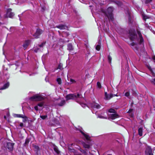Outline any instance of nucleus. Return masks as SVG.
I'll return each mask as SVG.
<instances>
[{"instance_id": "1", "label": "nucleus", "mask_w": 155, "mask_h": 155, "mask_svg": "<svg viewBox=\"0 0 155 155\" xmlns=\"http://www.w3.org/2000/svg\"><path fill=\"white\" fill-rule=\"evenodd\" d=\"M129 38L131 41H134L137 39V35L134 29H130L129 31Z\"/></svg>"}, {"instance_id": "2", "label": "nucleus", "mask_w": 155, "mask_h": 155, "mask_svg": "<svg viewBox=\"0 0 155 155\" xmlns=\"http://www.w3.org/2000/svg\"><path fill=\"white\" fill-rule=\"evenodd\" d=\"M113 8L111 7H109L105 13V15L107 16L109 20L112 21L113 16L112 14Z\"/></svg>"}, {"instance_id": "3", "label": "nucleus", "mask_w": 155, "mask_h": 155, "mask_svg": "<svg viewBox=\"0 0 155 155\" xmlns=\"http://www.w3.org/2000/svg\"><path fill=\"white\" fill-rule=\"evenodd\" d=\"M107 114L108 116V119L110 120H114L116 118V114L115 110L112 109H110Z\"/></svg>"}, {"instance_id": "4", "label": "nucleus", "mask_w": 155, "mask_h": 155, "mask_svg": "<svg viewBox=\"0 0 155 155\" xmlns=\"http://www.w3.org/2000/svg\"><path fill=\"white\" fill-rule=\"evenodd\" d=\"M81 95L79 94L77 95L75 94H69L68 95L66 96V99L67 100L70 99H75L78 97H81Z\"/></svg>"}, {"instance_id": "5", "label": "nucleus", "mask_w": 155, "mask_h": 155, "mask_svg": "<svg viewBox=\"0 0 155 155\" xmlns=\"http://www.w3.org/2000/svg\"><path fill=\"white\" fill-rule=\"evenodd\" d=\"M30 99L33 101H37L43 100L44 98L40 94H36L31 97Z\"/></svg>"}, {"instance_id": "6", "label": "nucleus", "mask_w": 155, "mask_h": 155, "mask_svg": "<svg viewBox=\"0 0 155 155\" xmlns=\"http://www.w3.org/2000/svg\"><path fill=\"white\" fill-rule=\"evenodd\" d=\"M90 106L93 110L99 109L101 107V105L98 104L95 102H93L90 104Z\"/></svg>"}, {"instance_id": "7", "label": "nucleus", "mask_w": 155, "mask_h": 155, "mask_svg": "<svg viewBox=\"0 0 155 155\" xmlns=\"http://www.w3.org/2000/svg\"><path fill=\"white\" fill-rule=\"evenodd\" d=\"M116 95H113L112 94H107V92H105V98L104 99L106 100H109L113 96H116Z\"/></svg>"}, {"instance_id": "8", "label": "nucleus", "mask_w": 155, "mask_h": 155, "mask_svg": "<svg viewBox=\"0 0 155 155\" xmlns=\"http://www.w3.org/2000/svg\"><path fill=\"white\" fill-rule=\"evenodd\" d=\"M11 11L12 9L10 8L7 10L6 13L7 16V17L12 18L14 16V13L11 12Z\"/></svg>"}, {"instance_id": "9", "label": "nucleus", "mask_w": 155, "mask_h": 155, "mask_svg": "<svg viewBox=\"0 0 155 155\" xmlns=\"http://www.w3.org/2000/svg\"><path fill=\"white\" fill-rule=\"evenodd\" d=\"M146 155H153L152 153V149L150 147H148L145 152Z\"/></svg>"}, {"instance_id": "10", "label": "nucleus", "mask_w": 155, "mask_h": 155, "mask_svg": "<svg viewBox=\"0 0 155 155\" xmlns=\"http://www.w3.org/2000/svg\"><path fill=\"white\" fill-rule=\"evenodd\" d=\"M42 32V31L40 29H37L36 32L33 35L35 38H38V36Z\"/></svg>"}, {"instance_id": "11", "label": "nucleus", "mask_w": 155, "mask_h": 155, "mask_svg": "<svg viewBox=\"0 0 155 155\" xmlns=\"http://www.w3.org/2000/svg\"><path fill=\"white\" fill-rule=\"evenodd\" d=\"M127 12L128 17L129 23L131 24L132 23L133 21L131 17L130 12L128 10L127 11Z\"/></svg>"}, {"instance_id": "12", "label": "nucleus", "mask_w": 155, "mask_h": 155, "mask_svg": "<svg viewBox=\"0 0 155 155\" xmlns=\"http://www.w3.org/2000/svg\"><path fill=\"white\" fill-rule=\"evenodd\" d=\"M13 147V144L11 143H7V148L10 150H12Z\"/></svg>"}, {"instance_id": "13", "label": "nucleus", "mask_w": 155, "mask_h": 155, "mask_svg": "<svg viewBox=\"0 0 155 155\" xmlns=\"http://www.w3.org/2000/svg\"><path fill=\"white\" fill-rule=\"evenodd\" d=\"M80 131L83 136L85 137V139L87 140H90V137L88 135L87 133H85L82 131V130H80Z\"/></svg>"}, {"instance_id": "14", "label": "nucleus", "mask_w": 155, "mask_h": 155, "mask_svg": "<svg viewBox=\"0 0 155 155\" xmlns=\"http://www.w3.org/2000/svg\"><path fill=\"white\" fill-rule=\"evenodd\" d=\"M44 105V102H41L39 103L37 106H36L34 107L35 109L37 111H38V106L40 107H42Z\"/></svg>"}, {"instance_id": "15", "label": "nucleus", "mask_w": 155, "mask_h": 155, "mask_svg": "<svg viewBox=\"0 0 155 155\" xmlns=\"http://www.w3.org/2000/svg\"><path fill=\"white\" fill-rule=\"evenodd\" d=\"M143 127H142L139 128L138 130V134L140 137H141L143 135Z\"/></svg>"}, {"instance_id": "16", "label": "nucleus", "mask_w": 155, "mask_h": 155, "mask_svg": "<svg viewBox=\"0 0 155 155\" xmlns=\"http://www.w3.org/2000/svg\"><path fill=\"white\" fill-rule=\"evenodd\" d=\"M57 27L60 29L61 30H63L64 29H66L67 28V27L65 25H60L58 26H57Z\"/></svg>"}, {"instance_id": "17", "label": "nucleus", "mask_w": 155, "mask_h": 155, "mask_svg": "<svg viewBox=\"0 0 155 155\" xmlns=\"http://www.w3.org/2000/svg\"><path fill=\"white\" fill-rule=\"evenodd\" d=\"M30 43V41L29 40L26 41H25L24 44L23 45V47L25 48H26L28 46Z\"/></svg>"}, {"instance_id": "18", "label": "nucleus", "mask_w": 155, "mask_h": 155, "mask_svg": "<svg viewBox=\"0 0 155 155\" xmlns=\"http://www.w3.org/2000/svg\"><path fill=\"white\" fill-rule=\"evenodd\" d=\"M9 84L8 82H7L3 86V87L1 88V89L3 90L7 88L9 86Z\"/></svg>"}, {"instance_id": "19", "label": "nucleus", "mask_w": 155, "mask_h": 155, "mask_svg": "<svg viewBox=\"0 0 155 155\" xmlns=\"http://www.w3.org/2000/svg\"><path fill=\"white\" fill-rule=\"evenodd\" d=\"M104 113L103 114V115H99L97 116L98 118H104L106 119L107 118L106 116L104 115Z\"/></svg>"}, {"instance_id": "20", "label": "nucleus", "mask_w": 155, "mask_h": 155, "mask_svg": "<svg viewBox=\"0 0 155 155\" xmlns=\"http://www.w3.org/2000/svg\"><path fill=\"white\" fill-rule=\"evenodd\" d=\"M24 115V114H15L14 116L15 117L22 118L23 117Z\"/></svg>"}, {"instance_id": "21", "label": "nucleus", "mask_w": 155, "mask_h": 155, "mask_svg": "<svg viewBox=\"0 0 155 155\" xmlns=\"http://www.w3.org/2000/svg\"><path fill=\"white\" fill-rule=\"evenodd\" d=\"M23 117H22V118L23 119V122H25L27 120L28 118L25 115H24L23 116Z\"/></svg>"}, {"instance_id": "22", "label": "nucleus", "mask_w": 155, "mask_h": 155, "mask_svg": "<svg viewBox=\"0 0 155 155\" xmlns=\"http://www.w3.org/2000/svg\"><path fill=\"white\" fill-rule=\"evenodd\" d=\"M65 104V101L64 100L61 101V102L60 103L58 104V105L60 106H62Z\"/></svg>"}, {"instance_id": "23", "label": "nucleus", "mask_w": 155, "mask_h": 155, "mask_svg": "<svg viewBox=\"0 0 155 155\" xmlns=\"http://www.w3.org/2000/svg\"><path fill=\"white\" fill-rule=\"evenodd\" d=\"M123 4L121 2L117 0V5L120 7Z\"/></svg>"}, {"instance_id": "24", "label": "nucleus", "mask_w": 155, "mask_h": 155, "mask_svg": "<svg viewBox=\"0 0 155 155\" xmlns=\"http://www.w3.org/2000/svg\"><path fill=\"white\" fill-rule=\"evenodd\" d=\"M57 81L58 84H60L61 83V78H58L57 79Z\"/></svg>"}, {"instance_id": "25", "label": "nucleus", "mask_w": 155, "mask_h": 155, "mask_svg": "<svg viewBox=\"0 0 155 155\" xmlns=\"http://www.w3.org/2000/svg\"><path fill=\"white\" fill-rule=\"evenodd\" d=\"M83 146L85 148H88L90 147V144L84 143L83 144Z\"/></svg>"}, {"instance_id": "26", "label": "nucleus", "mask_w": 155, "mask_h": 155, "mask_svg": "<svg viewBox=\"0 0 155 155\" xmlns=\"http://www.w3.org/2000/svg\"><path fill=\"white\" fill-rule=\"evenodd\" d=\"M140 40L139 42V44L140 45L142 44V43L143 42V37H140Z\"/></svg>"}, {"instance_id": "27", "label": "nucleus", "mask_w": 155, "mask_h": 155, "mask_svg": "<svg viewBox=\"0 0 155 155\" xmlns=\"http://www.w3.org/2000/svg\"><path fill=\"white\" fill-rule=\"evenodd\" d=\"M137 31L139 37H142V35L140 31H139L138 29L137 30Z\"/></svg>"}, {"instance_id": "28", "label": "nucleus", "mask_w": 155, "mask_h": 155, "mask_svg": "<svg viewBox=\"0 0 155 155\" xmlns=\"http://www.w3.org/2000/svg\"><path fill=\"white\" fill-rule=\"evenodd\" d=\"M68 48L70 50H72L73 48L71 44H69L68 45Z\"/></svg>"}, {"instance_id": "29", "label": "nucleus", "mask_w": 155, "mask_h": 155, "mask_svg": "<svg viewBox=\"0 0 155 155\" xmlns=\"http://www.w3.org/2000/svg\"><path fill=\"white\" fill-rule=\"evenodd\" d=\"M148 18H149L148 17V16H147L146 15H143V20L146 21V20L147 19H148Z\"/></svg>"}, {"instance_id": "30", "label": "nucleus", "mask_w": 155, "mask_h": 155, "mask_svg": "<svg viewBox=\"0 0 155 155\" xmlns=\"http://www.w3.org/2000/svg\"><path fill=\"white\" fill-rule=\"evenodd\" d=\"M54 150L55 151V152L58 154L59 153V151L58 150V148L56 147H54Z\"/></svg>"}, {"instance_id": "31", "label": "nucleus", "mask_w": 155, "mask_h": 155, "mask_svg": "<svg viewBox=\"0 0 155 155\" xmlns=\"http://www.w3.org/2000/svg\"><path fill=\"white\" fill-rule=\"evenodd\" d=\"M100 48H101V46H100V45H98L96 46V49L97 50L99 51L100 49Z\"/></svg>"}, {"instance_id": "32", "label": "nucleus", "mask_w": 155, "mask_h": 155, "mask_svg": "<svg viewBox=\"0 0 155 155\" xmlns=\"http://www.w3.org/2000/svg\"><path fill=\"white\" fill-rule=\"evenodd\" d=\"M108 59L109 61V62L110 63L111 62V61L112 60V58L111 57H110V56L109 55L108 57Z\"/></svg>"}, {"instance_id": "33", "label": "nucleus", "mask_w": 155, "mask_h": 155, "mask_svg": "<svg viewBox=\"0 0 155 155\" xmlns=\"http://www.w3.org/2000/svg\"><path fill=\"white\" fill-rule=\"evenodd\" d=\"M97 87H98V88H101V83L99 82H98L97 83Z\"/></svg>"}, {"instance_id": "34", "label": "nucleus", "mask_w": 155, "mask_h": 155, "mask_svg": "<svg viewBox=\"0 0 155 155\" xmlns=\"http://www.w3.org/2000/svg\"><path fill=\"white\" fill-rule=\"evenodd\" d=\"M40 117L42 119L44 120V119H45L47 117V116H46V115H44V116L40 115Z\"/></svg>"}, {"instance_id": "35", "label": "nucleus", "mask_w": 155, "mask_h": 155, "mask_svg": "<svg viewBox=\"0 0 155 155\" xmlns=\"http://www.w3.org/2000/svg\"><path fill=\"white\" fill-rule=\"evenodd\" d=\"M152 1V0H146L145 1V4H147L151 2Z\"/></svg>"}, {"instance_id": "36", "label": "nucleus", "mask_w": 155, "mask_h": 155, "mask_svg": "<svg viewBox=\"0 0 155 155\" xmlns=\"http://www.w3.org/2000/svg\"><path fill=\"white\" fill-rule=\"evenodd\" d=\"M125 95L126 97H129L130 95L129 92H126V93H125Z\"/></svg>"}, {"instance_id": "37", "label": "nucleus", "mask_w": 155, "mask_h": 155, "mask_svg": "<svg viewBox=\"0 0 155 155\" xmlns=\"http://www.w3.org/2000/svg\"><path fill=\"white\" fill-rule=\"evenodd\" d=\"M151 82L155 85V78L154 79H152L151 80Z\"/></svg>"}, {"instance_id": "38", "label": "nucleus", "mask_w": 155, "mask_h": 155, "mask_svg": "<svg viewBox=\"0 0 155 155\" xmlns=\"http://www.w3.org/2000/svg\"><path fill=\"white\" fill-rule=\"evenodd\" d=\"M148 69L150 70V71L152 73L153 72V70H152V69L151 68V67L150 66H148Z\"/></svg>"}, {"instance_id": "39", "label": "nucleus", "mask_w": 155, "mask_h": 155, "mask_svg": "<svg viewBox=\"0 0 155 155\" xmlns=\"http://www.w3.org/2000/svg\"><path fill=\"white\" fill-rule=\"evenodd\" d=\"M38 50H39V49L38 48H35L34 49V51L36 52H37Z\"/></svg>"}, {"instance_id": "40", "label": "nucleus", "mask_w": 155, "mask_h": 155, "mask_svg": "<svg viewBox=\"0 0 155 155\" xmlns=\"http://www.w3.org/2000/svg\"><path fill=\"white\" fill-rule=\"evenodd\" d=\"M133 109H132V108L130 109L127 112L128 113H130L133 111Z\"/></svg>"}, {"instance_id": "41", "label": "nucleus", "mask_w": 155, "mask_h": 155, "mask_svg": "<svg viewBox=\"0 0 155 155\" xmlns=\"http://www.w3.org/2000/svg\"><path fill=\"white\" fill-rule=\"evenodd\" d=\"M136 45L135 43L133 42L130 44V45L132 46H134Z\"/></svg>"}, {"instance_id": "42", "label": "nucleus", "mask_w": 155, "mask_h": 155, "mask_svg": "<svg viewBox=\"0 0 155 155\" xmlns=\"http://www.w3.org/2000/svg\"><path fill=\"white\" fill-rule=\"evenodd\" d=\"M29 141V140L28 139H26V140H25V143L26 144L28 143Z\"/></svg>"}, {"instance_id": "43", "label": "nucleus", "mask_w": 155, "mask_h": 155, "mask_svg": "<svg viewBox=\"0 0 155 155\" xmlns=\"http://www.w3.org/2000/svg\"><path fill=\"white\" fill-rule=\"evenodd\" d=\"M138 48L137 47H134V50L135 51H137L138 50Z\"/></svg>"}, {"instance_id": "44", "label": "nucleus", "mask_w": 155, "mask_h": 155, "mask_svg": "<svg viewBox=\"0 0 155 155\" xmlns=\"http://www.w3.org/2000/svg\"><path fill=\"white\" fill-rule=\"evenodd\" d=\"M19 126L21 127H22L23 126V124L22 123H19Z\"/></svg>"}, {"instance_id": "45", "label": "nucleus", "mask_w": 155, "mask_h": 155, "mask_svg": "<svg viewBox=\"0 0 155 155\" xmlns=\"http://www.w3.org/2000/svg\"><path fill=\"white\" fill-rule=\"evenodd\" d=\"M70 81H71V82H72L73 83L75 82V81L74 80H73V79H71Z\"/></svg>"}, {"instance_id": "46", "label": "nucleus", "mask_w": 155, "mask_h": 155, "mask_svg": "<svg viewBox=\"0 0 155 155\" xmlns=\"http://www.w3.org/2000/svg\"><path fill=\"white\" fill-rule=\"evenodd\" d=\"M86 155H93V154L90 153L89 152L88 153V152L86 153Z\"/></svg>"}, {"instance_id": "47", "label": "nucleus", "mask_w": 155, "mask_h": 155, "mask_svg": "<svg viewBox=\"0 0 155 155\" xmlns=\"http://www.w3.org/2000/svg\"><path fill=\"white\" fill-rule=\"evenodd\" d=\"M44 44H45L44 43H42L41 45H39V46L40 47H42L44 45Z\"/></svg>"}, {"instance_id": "48", "label": "nucleus", "mask_w": 155, "mask_h": 155, "mask_svg": "<svg viewBox=\"0 0 155 155\" xmlns=\"http://www.w3.org/2000/svg\"><path fill=\"white\" fill-rule=\"evenodd\" d=\"M81 106H82V107L85 108V107L86 106V105L85 104H82Z\"/></svg>"}, {"instance_id": "49", "label": "nucleus", "mask_w": 155, "mask_h": 155, "mask_svg": "<svg viewBox=\"0 0 155 155\" xmlns=\"http://www.w3.org/2000/svg\"><path fill=\"white\" fill-rule=\"evenodd\" d=\"M35 149H36L37 150H38L39 148L37 146H35Z\"/></svg>"}, {"instance_id": "50", "label": "nucleus", "mask_w": 155, "mask_h": 155, "mask_svg": "<svg viewBox=\"0 0 155 155\" xmlns=\"http://www.w3.org/2000/svg\"><path fill=\"white\" fill-rule=\"evenodd\" d=\"M134 104V102H132L131 103V104H130V106L131 107H132L133 106V105Z\"/></svg>"}, {"instance_id": "51", "label": "nucleus", "mask_w": 155, "mask_h": 155, "mask_svg": "<svg viewBox=\"0 0 155 155\" xmlns=\"http://www.w3.org/2000/svg\"><path fill=\"white\" fill-rule=\"evenodd\" d=\"M153 59L154 60H155V56L154 55L153 56Z\"/></svg>"}, {"instance_id": "52", "label": "nucleus", "mask_w": 155, "mask_h": 155, "mask_svg": "<svg viewBox=\"0 0 155 155\" xmlns=\"http://www.w3.org/2000/svg\"><path fill=\"white\" fill-rule=\"evenodd\" d=\"M117 118L119 117V116H118L119 115L117 114Z\"/></svg>"}, {"instance_id": "53", "label": "nucleus", "mask_w": 155, "mask_h": 155, "mask_svg": "<svg viewBox=\"0 0 155 155\" xmlns=\"http://www.w3.org/2000/svg\"><path fill=\"white\" fill-rule=\"evenodd\" d=\"M7 78L8 79V78H9V76H8V77H7Z\"/></svg>"}, {"instance_id": "54", "label": "nucleus", "mask_w": 155, "mask_h": 155, "mask_svg": "<svg viewBox=\"0 0 155 155\" xmlns=\"http://www.w3.org/2000/svg\"><path fill=\"white\" fill-rule=\"evenodd\" d=\"M92 111L93 112V113H94V112H93V111L92 110Z\"/></svg>"}, {"instance_id": "55", "label": "nucleus", "mask_w": 155, "mask_h": 155, "mask_svg": "<svg viewBox=\"0 0 155 155\" xmlns=\"http://www.w3.org/2000/svg\"><path fill=\"white\" fill-rule=\"evenodd\" d=\"M60 99H59V100H58V101H60Z\"/></svg>"}, {"instance_id": "56", "label": "nucleus", "mask_w": 155, "mask_h": 155, "mask_svg": "<svg viewBox=\"0 0 155 155\" xmlns=\"http://www.w3.org/2000/svg\"><path fill=\"white\" fill-rule=\"evenodd\" d=\"M155 63V61H154Z\"/></svg>"}]
</instances>
